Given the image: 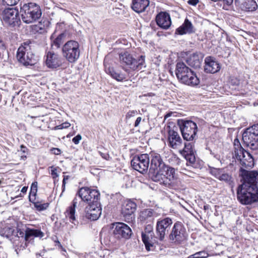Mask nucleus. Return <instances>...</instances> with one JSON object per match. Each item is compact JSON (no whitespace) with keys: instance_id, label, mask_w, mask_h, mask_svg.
<instances>
[{"instance_id":"obj_1","label":"nucleus","mask_w":258,"mask_h":258,"mask_svg":"<svg viewBox=\"0 0 258 258\" xmlns=\"http://www.w3.org/2000/svg\"><path fill=\"white\" fill-rule=\"evenodd\" d=\"M238 201L243 205H250L258 202V187L239 185L236 189Z\"/></svg>"},{"instance_id":"obj_2","label":"nucleus","mask_w":258,"mask_h":258,"mask_svg":"<svg viewBox=\"0 0 258 258\" xmlns=\"http://www.w3.org/2000/svg\"><path fill=\"white\" fill-rule=\"evenodd\" d=\"M20 13L22 21L27 24L35 22L42 15L39 6L33 3L23 5L20 8Z\"/></svg>"},{"instance_id":"obj_3","label":"nucleus","mask_w":258,"mask_h":258,"mask_svg":"<svg viewBox=\"0 0 258 258\" xmlns=\"http://www.w3.org/2000/svg\"><path fill=\"white\" fill-rule=\"evenodd\" d=\"M144 55H141L138 59L133 57L128 52L121 53L119 55V61L123 70L127 72V68L133 70H140L145 67Z\"/></svg>"},{"instance_id":"obj_4","label":"nucleus","mask_w":258,"mask_h":258,"mask_svg":"<svg viewBox=\"0 0 258 258\" xmlns=\"http://www.w3.org/2000/svg\"><path fill=\"white\" fill-rule=\"evenodd\" d=\"M31 43L29 40L24 42L17 51L18 60L25 66L34 65L37 61L35 55L32 51Z\"/></svg>"},{"instance_id":"obj_5","label":"nucleus","mask_w":258,"mask_h":258,"mask_svg":"<svg viewBox=\"0 0 258 258\" xmlns=\"http://www.w3.org/2000/svg\"><path fill=\"white\" fill-rule=\"evenodd\" d=\"M79 46V43L76 41H68L62 48V53L63 57L71 63L76 62L80 55Z\"/></svg>"},{"instance_id":"obj_6","label":"nucleus","mask_w":258,"mask_h":258,"mask_svg":"<svg viewBox=\"0 0 258 258\" xmlns=\"http://www.w3.org/2000/svg\"><path fill=\"white\" fill-rule=\"evenodd\" d=\"M242 140L251 150L258 149V124L246 129L242 134Z\"/></svg>"},{"instance_id":"obj_7","label":"nucleus","mask_w":258,"mask_h":258,"mask_svg":"<svg viewBox=\"0 0 258 258\" xmlns=\"http://www.w3.org/2000/svg\"><path fill=\"white\" fill-rule=\"evenodd\" d=\"M178 127L173 122H169L164 127V131L168 134V145L173 149L178 148L182 144V139L177 133Z\"/></svg>"},{"instance_id":"obj_8","label":"nucleus","mask_w":258,"mask_h":258,"mask_svg":"<svg viewBox=\"0 0 258 258\" xmlns=\"http://www.w3.org/2000/svg\"><path fill=\"white\" fill-rule=\"evenodd\" d=\"M184 140L192 141L197 136L198 127L197 124L191 120H181L178 122Z\"/></svg>"},{"instance_id":"obj_9","label":"nucleus","mask_w":258,"mask_h":258,"mask_svg":"<svg viewBox=\"0 0 258 258\" xmlns=\"http://www.w3.org/2000/svg\"><path fill=\"white\" fill-rule=\"evenodd\" d=\"M169 238L176 245L181 244L187 240L186 230L181 222L174 223L169 235Z\"/></svg>"},{"instance_id":"obj_10","label":"nucleus","mask_w":258,"mask_h":258,"mask_svg":"<svg viewBox=\"0 0 258 258\" xmlns=\"http://www.w3.org/2000/svg\"><path fill=\"white\" fill-rule=\"evenodd\" d=\"M151 161L150 174L152 179L155 182L160 181L161 179V158L159 154L153 153Z\"/></svg>"},{"instance_id":"obj_11","label":"nucleus","mask_w":258,"mask_h":258,"mask_svg":"<svg viewBox=\"0 0 258 258\" xmlns=\"http://www.w3.org/2000/svg\"><path fill=\"white\" fill-rule=\"evenodd\" d=\"M149 163L150 158L147 154H142L135 156L131 162L133 169L141 173L147 171Z\"/></svg>"},{"instance_id":"obj_12","label":"nucleus","mask_w":258,"mask_h":258,"mask_svg":"<svg viewBox=\"0 0 258 258\" xmlns=\"http://www.w3.org/2000/svg\"><path fill=\"white\" fill-rule=\"evenodd\" d=\"M77 195H78L81 201L84 202L95 203L100 199V193L98 190L88 187H83L79 189Z\"/></svg>"},{"instance_id":"obj_13","label":"nucleus","mask_w":258,"mask_h":258,"mask_svg":"<svg viewBox=\"0 0 258 258\" xmlns=\"http://www.w3.org/2000/svg\"><path fill=\"white\" fill-rule=\"evenodd\" d=\"M0 17L6 24L9 26H14L18 24L20 21L18 10L15 8L5 9L0 14Z\"/></svg>"},{"instance_id":"obj_14","label":"nucleus","mask_w":258,"mask_h":258,"mask_svg":"<svg viewBox=\"0 0 258 258\" xmlns=\"http://www.w3.org/2000/svg\"><path fill=\"white\" fill-rule=\"evenodd\" d=\"M240 175L242 177V183L240 185H246L249 186H257L258 181V172L256 171H248L245 169H241Z\"/></svg>"},{"instance_id":"obj_15","label":"nucleus","mask_w":258,"mask_h":258,"mask_svg":"<svg viewBox=\"0 0 258 258\" xmlns=\"http://www.w3.org/2000/svg\"><path fill=\"white\" fill-rule=\"evenodd\" d=\"M101 212L99 201L92 203L85 208V217L91 221L96 220L100 217Z\"/></svg>"},{"instance_id":"obj_16","label":"nucleus","mask_w":258,"mask_h":258,"mask_svg":"<svg viewBox=\"0 0 258 258\" xmlns=\"http://www.w3.org/2000/svg\"><path fill=\"white\" fill-rule=\"evenodd\" d=\"M209 170L210 173L219 180L229 185L233 184V180L231 175L227 173L223 168L210 167Z\"/></svg>"},{"instance_id":"obj_17","label":"nucleus","mask_w":258,"mask_h":258,"mask_svg":"<svg viewBox=\"0 0 258 258\" xmlns=\"http://www.w3.org/2000/svg\"><path fill=\"white\" fill-rule=\"evenodd\" d=\"M113 234L117 238L128 239L132 235V230L130 227L123 223H116L113 224Z\"/></svg>"},{"instance_id":"obj_18","label":"nucleus","mask_w":258,"mask_h":258,"mask_svg":"<svg viewBox=\"0 0 258 258\" xmlns=\"http://www.w3.org/2000/svg\"><path fill=\"white\" fill-rule=\"evenodd\" d=\"M136 204L131 201H127L123 204L121 210V214L125 221L130 222L134 218V213L136 210Z\"/></svg>"},{"instance_id":"obj_19","label":"nucleus","mask_w":258,"mask_h":258,"mask_svg":"<svg viewBox=\"0 0 258 258\" xmlns=\"http://www.w3.org/2000/svg\"><path fill=\"white\" fill-rule=\"evenodd\" d=\"M240 164L245 168H252L254 166V159L252 153L249 151L244 150L241 154L235 156Z\"/></svg>"},{"instance_id":"obj_20","label":"nucleus","mask_w":258,"mask_h":258,"mask_svg":"<svg viewBox=\"0 0 258 258\" xmlns=\"http://www.w3.org/2000/svg\"><path fill=\"white\" fill-rule=\"evenodd\" d=\"M153 234V232L152 231V227L150 225H148L146 227L145 231L142 233V241L148 251L151 250V248L153 247L154 241L155 240L154 239Z\"/></svg>"},{"instance_id":"obj_21","label":"nucleus","mask_w":258,"mask_h":258,"mask_svg":"<svg viewBox=\"0 0 258 258\" xmlns=\"http://www.w3.org/2000/svg\"><path fill=\"white\" fill-rule=\"evenodd\" d=\"M221 68L219 63L215 58L207 56L205 59L204 71L207 73L214 74L220 71Z\"/></svg>"},{"instance_id":"obj_22","label":"nucleus","mask_w":258,"mask_h":258,"mask_svg":"<svg viewBox=\"0 0 258 258\" xmlns=\"http://www.w3.org/2000/svg\"><path fill=\"white\" fill-rule=\"evenodd\" d=\"M45 63L49 68L55 69L61 65V57L57 53L49 51L47 53Z\"/></svg>"},{"instance_id":"obj_23","label":"nucleus","mask_w":258,"mask_h":258,"mask_svg":"<svg viewBox=\"0 0 258 258\" xmlns=\"http://www.w3.org/2000/svg\"><path fill=\"white\" fill-rule=\"evenodd\" d=\"M44 235L43 233L38 229L27 228L25 231L21 229L17 230V236L24 239L26 241L33 237H42Z\"/></svg>"},{"instance_id":"obj_24","label":"nucleus","mask_w":258,"mask_h":258,"mask_svg":"<svg viewBox=\"0 0 258 258\" xmlns=\"http://www.w3.org/2000/svg\"><path fill=\"white\" fill-rule=\"evenodd\" d=\"M196 32V29L192 23L186 18L183 23L175 30V35H184L192 34Z\"/></svg>"},{"instance_id":"obj_25","label":"nucleus","mask_w":258,"mask_h":258,"mask_svg":"<svg viewBox=\"0 0 258 258\" xmlns=\"http://www.w3.org/2000/svg\"><path fill=\"white\" fill-rule=\"evenodd\" d=\"M179 81L186 85L190 86H195L200 83V80L196 76V74L191 70L183 76Z\"/></svg>"},{"instance_id":"obj_26","label":"nucleus","mask_w":258,"mask_h":258,"mask_svg":"<svg viewBox=\"0 0 258 258\" xmlns=\"http://www.w3.org/2000/svg\"><path fill=\"white\" fill-rule=\"evenodd\" d=\"M19 229L18 228L15 229L14 227L6 226L1 230L0 235L9 239L13 243H16V239L20 238L19 236H17V230H19Z\"/></svg>"},{"instance_id":"obj_27","label":"nucleus","mask_w":258,"mask_h":258,"mask_svg":"<svg viewBox=\"0 0 258 258\" xmlns=\"http://www.w3.org/2000/svg\"><path fill=\"white\" fill-rule=\"evenodd\" d=\"M175 173L174 169L167 166L165 165L162 166V184L166 186H169L171 184V181L173 179Z\"/></svg>"},{"instance_id":"obj_28","label":"nucleus","mask_w":258,"mask_h":258,"mask_svg":"<svg viewBox=\"0 0 258 258\" xmlns=\"http://www.w3.org/2000/svg\"><path fill=\"white\" fill-rule=\"evenodd\" d=\"M203 55L200 52L194 53L186 59L187 63L195 69L200 68L203 61Z\"/></svg>"},{"instance_id":"obj_29","label":"nucleus","mask_w":258,"mask_h":258,"mask_svg":"<svg viewBox=\"0 0 258 258\" xmlns=\"http://www.w3.org/2000/svg\"><path fill=\"white\" fill-rule=\"evenodd\" d=\"M150 4L149 0H132V9L137 13L146 11Z\"/></svg>"},{"instance_id":"obj_30","label":"nucleus","mask_w":258,"mask_h":258,"mask_svg":"<svg viewBox=\"0 0 258 258\" xmlns=\"http://www.w3.org/2000/svg\"><path fill=\"white\" fill-rule=\"evenodd\" d=\"M66 33H61L58 35H56L55 32L53 33L50 37L51 47L59 48L66 40Z\"/></svg>"},{"instance_id":"obj_31","label":"nucleus","mask_w":258,"mask_h":258,"mask_svg":"<svg viewBox=\"0 0 258 258\" xmlns=\"http://www.w3.org/2000/svg\"><path fill=\"white\" fill-rule=\"evenodd\" d=\"M77 204L78 199L76 197L73 201L72 205L70 206L65 212L66 217L69 219L71 222L74 224L76 220V207Z\"/></svg>"},{"instance_id":"obj_32","label":"nucleus","mask_w":258,"mask_h":258,"mask_svg":"<svg viewBox=\"0 0 258 258\" xmlns=\"http://www.w3.org/2000/svg\"><path fill=\"white\" fill-rule=\"evenodd\" d=\"M191 69L186 66L182 61H178L176 65L175 73L178 80L182 78L183 76L187 74Z\"/></svg>"},{"instance_id":"obj_33","label":"nucleus","mask_w":258,"mask_h":258,"mask_svg":"<svg viewBox=\"0 0 258 258\" xmlns=\"http://www.w3.org/2000/svg\"><path fill=\"white\" fill-rule=\"evenodd\" d=\"M107 74L110 75L112 78L118 82H122L126 79V75L121 72L115 71L112 68H105Z\"/></svg>"},{"instance_id":"obj_34","label":"nucleus","mask_w":258,"mask_h":258,"mask_svg":"<svg viewBox=\"0 0 258 258\" xmlns=\"http://www.w3.org/2000/svg\"><path fill=\"white\" fill-rule=\"evenodd\" d=\"M173 221L171 218L162 217V238L165 234L169 233Z\"/></svg>"},{"instance_id":"obj_35","label":"nucleus","mask_w":258,"mask_h":258,"mask_svg":"<svg viewBox=\"0 0 258 258\" xmlns=\"http://www.w3.org/2000/svg\"><path fill=\"white\" fill-rule=\"evenodd\" d=\"M153 211L151 209H147L143 210L140 213L139 219L141 221H149L152 220Z\"/></svg>"},{"instance_id":"obj_36","label":"nucleus","mask_w":258,"mask_h":258,"mask_svg":"<svg viewBox=\"0 0 258 258\" xmlns=\"http://www.w3.org/2000/svg\"><path fill=\"white\" fill-rule=\"evenodd\" d=\"M242 8L245 11H253L257 9V5L254 0H244Z\"/></svg>"},{"instance_id":"obj_37","label":"nucleus","mask_w":258,"mask_h":258,"mask_svg":"<svg viewBox=\"0 0 258 258\" xmlns=\"http://www.w3.org/2000/svg\"><path fill=\"white\" fill-rule=\"evenodd\" d=\"M171 25V20L169 14L166 12H162V29H167Z\"/></svg>"},{"instance_id":"obj_38","label":"nucleus","mask_w":258,"mask_h":258,"mask_svg":"<svg viewBox=\"0 0 258 258\" xmlns=\"http://www.w3.org/2000/svg\"><path fill=\"white\" fill-rule=\"evenodd\" d=\"M234 155L235 157L238 155L239 154H241L242 151L245 150L241 146L239 141L237 139H235L234 140Z\"/></svg>"},{"instance_id":"obj_39","label":"nucleus","mask_w":258,"mask_h":258,"mask_svg":"<svg viewBox=\"0 0 258 258\" xmlns=\"http://www.w3.org/2000/svg\"><path fill=\"white\" fill-rule=\"evenodd\" d=\"M180 154L182 155H184V154H190L192 153H195V151L192 147V145L191 143H185L184 149L180 151Z\"/></svg>"},{"instance_id":"obj_40","label":"nucleus","mask_w":258,"mask_h":258,"mask_svg":"<svg viewBox=\"0 0 258 258\" xmlns=\"http://www.w3.org/2000/svg\"><path fill=\"white\" fill-rule=\"evenodd\" d=\"M209 256V254L207 251L203 250L190 255L187 258H208Z\"/></svg>"},{"instance_id":"obj_41","label":"nucleus","mask_w":258,"mask_h":258,"mask_svg":"<svg viewBox=\"0 0 258 258\" xmlns=\"http://www.w3.org/2000/svg\"><path fill=\"white\" fill-rule=\"evenodd\" d=\"M182 156L184 157L185 159L190 165H192L195 163L196 161L195 153L190 154L186 153L184 154V155H182Z\"/></svg>"},{"instance_id":"obj_42","label":"nucleus","mask_w":258,"mask_h":258,"mask_svg":"<svg viewBox=\"0 0 258 258\" xmlns=\"http://www.w3.org/2000/svg\"><path fill=\"white\" fill-rule=\"evenodd\" d=\"M37 191V182H33L31 186V189L29 196V201L32 202L31 196L35 197L36 195Z\"/></svg>"},{"instance_id":"obj_43","label":"nucleus","mask_w":258,"mask_h":258,"mask_svg":"<svg viewBox=\"0 0 258 258\" xmlns=\"http://www.w3.org/2000/svg\"><path fill=\"white\" fill-rule=\"evenodd\" d=\"M48 203L41 204L39 202L34 203V207L38 211H43L46 209L48 207Z\"/></svg>"},{"instance_id":"obj_44","label":"nucleus","mask_w":258,"mask_h":258,"mask_svg":"<svg viewBox=\"0 0 258 258\" xmlns=\"http://www.w3.org/2000/svg\"><path fill=\"white\" fill-rule=\"evenodd\" d=\"M71 125V124L68 122H65L62 123H61L60 125H57L54 127V130H61L63 128H67L70 127Z\"/></svg>"},{"instance_id":"obj_45","label":"nucleus","mask_w":258,"mask_h":258,"mask_svg":"<svg viewBox=\"0 0 258 258\" xmlns=\"http://www.w3.org/2000/svg\"><path fill=\"white\" fill-rule=\"evenodd\" d=\"M4 4L8 6H14L17 4L20 0H2Z\"/></svg>"},{"instance_id":"obj_46","label":"nucleus","mask_w":258,"mask_h":258,"mask_svg":"<svg viewBox=\"0 0 258 258\" xmlns=\"http://www.w3.org/2000/svg\"><path fill=\"white\" fill-rule=\"evenodd\" d=\"M156 21L157 25L161 28V12H159L156 18Z\"/></svg>"},{"instance_id":"obj_47","label":"nucleus","mask_w":258,"mask_h":258,"mask_svg":"<svg viewBox=\"0 0 258 258\" xmlns=\"http://www.w3.org/2000/svg\"><path fill=\"white\" fill-rule=\"evenodd\" d=\"M69 178V176L68 175L63 176V179L62 180V192L60 194V196L62 195V192L65 190L66 181L67 180H68Z\"/></svg>"},{"instance_id":"obj_48","label":"nucleus","mask_w":258,"mask_h":258,"mask_svg":"<svg viewBox=\"0 0 258 258\" xmlns=\"http://www.w3.org/2000/svg\"><path fill=\"white\" fill-rule=\"evenodd\" d=\"M82 139V136L80 135H78L76 137H75L72 141L75 144L77 145L79 143L80 141Z\"/></svg>"},{"instance_id":"obj_49","label":"nucleus","mask_w":258,"mask_h":258,"mask_svg":"<svg viewBox=\"0 0 258 258\" xmlns=\"http://www.w3.org/2000/svg\"><path fill=\"white\" fill-rule=\"evenodd\" d=\"M51 168V174L53 176V178H54L55 177H57L58 176V174L57 173V169L56 168L53 167V166H51L50 167Z\"/></svg>"},{"instance_id":"obj_50","label":"nucleus","mask_w":258,"mask_h":258,"mask_svg":"<svg viewBox=\"0 0 258 258\" xmlns=\"http://www.w3.org/2000/svg\"><path fill=\"white\" fill-rule=\"evenodd\" d=\"M156 229H157V231L159 233V238L161 239V232L160 231V230L161 229V221H158L157 222Z\"/></svg>"},{"instance_id":"obj_51","label":"nucleus","mask_w":258,"mask_h":258,"mask_svg":"<svg viewBox=\"0 0 258 258\" xmlns=\"http://www.w3.org/2000/svg\"><path fill=\"white\" fill-rule=\"evenodd\" d=\"M231 85L234 86H238L239 84V80L236 78H231L230 81Z\"/></svg>"},{"instance_id":"obj_52","label":"nucleus","mask_w":258,"mask_h":258,"mask_svg":"<svg viewBox=\"0 0 258 258\" xmlns=\"http://www.w3.org/2000/svg\"><path fill=\"white\" fill-rule=\"evenodd\" d=\"M136 113L137 111H129L126 115V118H130L131 117L134 116Z\"/></svg>"},{"instance_id":"obj_53","label":"nucleus","mask_w":258,"mask_h":258,"mask_svg":"<svg viewBox=\"0 0 258 258\" xmlns=\"http://www.w3.org/2000/svg\"><path fill=\"white\" fill-rule=\"evenodd\" d=\"M100 154L103 158H104L107 160H108L110 158L109 155L107 153H102V152H100Z\"/></svg>"},{"instance_id":"obj_54","label":"nucleus","mask_w":258,"mask_h":258,"mask_svg":"<svg viewBox=\"0 0 258 258\" xmlns=\"http://www.w3.org/2000/svg\"><path fill=\"white\" fill-rule=\"evenodd\" d=\"M199 2V0H188V4L190 5L195 6Z\"/></svg>"},{"instance_id":"obj_55","label":"nucleus","mask_w":258,"mask_h":258,"mask_svg":"<svg viewBox=\"0 0 258 258\" xmlns=\"http://www.w3.org/2000/svg\"><path fill=\"white\" fill-rule=\"evenodd\" d=\"M52 153L55 155H59L60 154V150L58 148H52L51 150Z\"/></svg>"},{"instance_id":"obj_56","label":"nucleus","mask_w":258,"mask_h":258,"mask_svg":"<svg viewBox=\"0 0 258 258\" xmlns=\"http://www.w3.org/2000/svg\"><path fill=\"white\" fill-rule=\"evenodd\" d=\"M221 1L227 6H230L233 2V0H221Z\"/></svg>"},{"instance_id":"obj_57","label":"nucleus","mask_w":258,"mask_h":258,"mask_svg":"<svg viewBox=\"0 0 258 258\" xmlns=\"http://www.w3.org/2000/svg\"><path fill=\"white\" fill-rule=\"evenodd\" d=\"M142 120V118L141 117H138L136 121H135V124H134V126L135 127H137L139 126V124L140 123L141 121Z\"/></svg>"},{"instance_id":"obj_58","label":"nucleus","mask_w":258,"mask_h":258,"mask_svg":"<svg viewBox=\"0 0 258 258\" xmlns=\"http://www.w3.org/2000/svg\"><path fill=\"white\" fill-rule=\"evenodd\" d=\"M21 148V151L24 153H27L28 152V149L24 146V145H21L20 146Z\"/></svg>"},{"instance_id":"obj_59","label":"nucleus","mask_w":258,"mask_h":258,"mask_svg":"<svg viewBox=\"0 0 258 258\" xmlns=\"http://www.w3.org/2000/svg\"><path fill=\"white\" fill-rule=\"evenodd\" d=\"M172 114V112H169L167 114H166L165 116H164V120H166L168 117H169V116H170Z\"/></svg>"},{"instance_id":"obj_60","label":"nucleus","mask_w":258,"mask_h":258,"mask_svg":"<svg viewBox=\"0 0 258 258\" xmlns=\"http://www.w3.org/2000/svg\"><path fill=\"white\" fill-rule=\"evenodd\" d=\"M27 187L24 186L22 187V188L21 189V192H22L23 193H26L27 192Z\"/></svg>"},{"instance_id":"obj_61","label":"nucleus","mask_w":258,"mask_h":258,"mask_svg":"<svg viewBox=\"0 0 258 258\" xmlns=\"http://www.w3.org/2000/svg\"><path fill=\"white\" fill-rule=\"evenodd\" d=\"M57 243V244L58 245V246L60 247H62L61 246V245L60 244V243L58 241H55Z\"/></svg>"},{"instance_id":"obj_62","label":"nucleus","mask_w":258,"mask_h":258,"mask_svg":"<svg viewBox=\"0 0 258 258\" xmlns=\"http://www.w3.org/2000/svg\"><path fill=\"white\" fill-rule=\"evenodd\" d=\"M3 42L2 41V40L0 39V46H3Z\"/></svg>"},{"instance_id":"obj_63","label":"nucleus","mask_w":258,"mask_h":258,"mask_svg":"<svg viewBox=\"0 0 258 258\" xmlns=\"http://www.w3.org/2000/svg\"><path fill=\"white\" fill-rule=\"evenodd\" d=\"M157 35L159 36H160V32H158L157 33Z\"/></svg>"},{"instance_id":"obj_64","label":"nucleus","mask_w":258,"mask_h":258,"mask_svg":"<svg viewBox=\"0 0 258 258\" xmlns=\"http://www.w3.org/2000/svg\"><path fill=\"white\" fill-rule=\"evenodd\" d=\"M206 207V206H204V209H207V207Z\"/></svg>"}]
</instances>
